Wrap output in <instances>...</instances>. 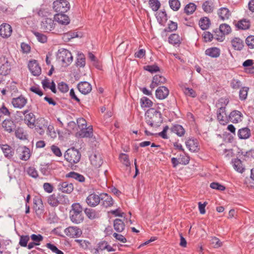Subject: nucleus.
<instances>
[{
  "mask_svg": "<svg viewBox=\"0 0 254 254\" xmlns=\"http://www.w3.org/2000/svg\"><path fill=\"white\" fill-rule=\"evenodd\" d=\"M145 121L151 127H158L163 122L162 114L155 108H151L145 113Z\"/></svg>",
  "mask_w": 254,
  "mask_h": 254,
  "instance_id": "obj_1",
  "label": "nucleus"
},
{
  "mask_svg": "<svg viewBox=\"0 0 254 254\" xmlns=\"http://www.w3.org/2000/svg\"><path fill=\"white\" fill-rule=\"evenodd\" d=\"M72 209L70 211V219L71 221L76 224L81 223L83 220L82 214V208L79 203H74L72 204Z\"/></svg>",
  "mask_w": 254,
  "mask_h": 254,
  "instance_id": "obj_2",
  "label": "nucleus"
},
{
  "mask_svg": "<svg viewBox=\"0 0 254 254\" xmlns=\"http://www.w3.org/2000/svg\"><path fill=\"white\" fill-rule=\"evenodd\" d=\"M57 59L63 64V66H67L72 63L73 57L71 53L68 50L61 49L58 51Z\"/></svg>",
  "mask_w": 254,
  "mask_h": 254,
  "instance_id": "obj_3",
  "label": "nucleus"
},
{
  "mask_svg": "<svg viewBox=\"0 0 254 254\" xmlns=\"http://www.w3.org/2000/svg\"><path fill=\"white\" fill-rule=\"evenodd\" d=\"M65 159L71 165L77 163L80 160V152L74 147L68 149L64 154Z\"/></svg>",
  "mask_w": 254,
  "mask_h": 254,
  "instance_id": "obj_4",
  "label": "nucleus"
},
{
  "mask_svg": "<svg viewBox=\"0 0 254 254\" xmlns=\"http://www.w3.org/2000/svg\"><path fill=\"white\" fill-rule=\"evenodd\" d=\"M70 8L69 3L65 0H56L53 2V8L58 13H65Z\"/></svg>",
  "mask_w": 254,
  "mask_h": 254,
  "instance_id": "obj_5",
  "label": "nucleus"
},
{
  "mask_svg": "<svg viewBox=\"0 0 254 254\" xmlns=\"http://www.w3.org/2000/svg\"><path fill=\"white\" fill-rule=\"evenodd\" d=\"M214 32L216 33L220 32L221 35L219 36L218 35H214L215 38L220 41H223L224 39V35L229 34L231 32V28L230 26L227 24L224 23L220 25L219 28L216 29L214 30Z\"/></svg>",
  "mask_w": 254,
  "mask_h": 254,
  "instance_id": "obj_6",
  "label": "nucleus"
},
{
  "mask_svg": "<svg viewBox=\"0 0 254 254\" xmlns=\"http://www.w3.org/2000/svg\"><path fill=\"white\" fill-rule=\"evenodd\" d=\"M11 70V65L7 58L2 56L0 57V74L5 76L8 75Z\"/></svg>",
  "mask_w": 254,
  "mask_h": 254,
  "instance_id": "obj_7",
  "label": "nucleus"
},
{
  "mask_svg": "<svg viewBox=\"0 0 254 254\" xmlns=\"http://www.w3.org/2000/svg\"><path fill=\"white\" fill-rule=\"evenodd\" d=\"M21 113L24 116V122L30 128H33L35 126V123L36 120L35 116L33 113L29 112L28 110H25Z\"/></svg>",
  "mask_w": 254,
  "mask_h": 254,
  "instance_id": "obj_8",
  "label": "nucleus"
},
{
  "mask_svg": "<svg viewBox=\"0 0 254 254\" xmlns=\"http://www.w3.org/2000/svg\"><path fill=\"white\" fill-rule=\"evenodd\" d=\"M54 20L51 18H45L41 22V28L45 32H50L55 27Z\"/></svg>",
  "mask_w": 254,
  "mask_h": 254,
  "instance_id": "obj_9",
  "label": "nucleus"
},
{
  "mask_svg": "<svg viewBox=\"0 0 254 254\" xmlns=\"http://www.w3.org/2000/svg\"><path fill=\"white\" fill-rule=\"evenodd\" d=\"M2 127L5 131L11 133L14 132L17 128L16 123L11 119H6L2 121Z\"/></svg>",
  "mask_w": 254,
  "mask_h": 254,
  "instance_id": "obj_10",
  "label": "nucleus"
},
{
  "mask_svg": "<svg viewBox=\"0 0 254 254\" xmlns=\"http://www.w3.org/2000/svg\"><path fill=\"white\" fill-rule=\"evenodd\" d=\"M64 233L70 238H78L82 234L81 230L76 226H70L64 230Z\"/></svg>",
  "mask_w": 254,
  "mask_h": 254,
  "instance_id": "obj_11",
  "label": "nucleus"
},
{
  "mask_svg": "<svg viewBox=\"0 0 254 254\" xmlns=\"http://www.w3.org/2000/svg\"><path fill=\"white\" fill-rule=\"evenodd\" d=\"M27 103V99L23 95L13 98L11 100V104L15 108L22 109Z\"/></svg>",
  "mask_w": 254,
  "mask_h": 254,
  "instance_id": "obj_12",
  "label": "nucleus"
},
{
  "mask_svg": "<svg viewBox=\"0 0 254 254\" xmlns=\"http://www.w3.org/2000/svg\"><path fill=\"white\" fill-rule=\"evenodd\" d=\"M101 201L100 197L93 192L90 194L86 199V202L90 207H95L98 205Z\"/></svg>",
  "mask_w": 254,
  "mask_h": 254,
  "instance_id": "obj_13",
  "label": "nucleus"
},
{
  "mask_svg": "<svg viewBox=\"0 0 254 254\" xmlns=\"http://www.w3.org/2000/svg\"><path fill=\"white\" fill-rule=\"evenodd\" d=\"M28 66L34 76H39L41 73V68L36 60L30 61Z\"/></svg>",
  "mask_w": 254,
  "mask_h": 254,
  "instance_id": "obj_14",
  "label": "nucleus"
},
{
  "mask_svg": "<svg viewBox=\"0 0 254 254\" xmlns=\"http://www.w3.org/2000/svg\"><path fill=\"white\" fill-rule=\"evenodd\" d=\"M58 189L62 192L70 193L73 190V186L72 183L63 182L59 184L58 185Z\"/></svg>",
  "mask_w": 254,
  "mask_h": 254,
  "instance_id": "obj_15",
  "label": "nucleus"
},
{
  "mask_svg": "<svg viewBox=\"0 0 254 254\" xmlns=\"http://www.w3.org/2000/svg\"><path fill=\"white\" fill-rule=\"evenodd\" d=\"M11 26L7 23H3L0 26V35L3 38L9 37L12 33Z\"/></svg>",
  "mask_w": 254,
  "mask_h": 254,
  "instance_id": "obj_16",
  "label": "nucleus"
},
{
  "mask_svg": "<svg viewBox=\"0 0 254 254\" xmlns=\"http://www.w3.org/2000/svg\"><path fill=\"white\" fill-rule=\"evenodd\" d=\"M169 93V90L164 86L158 87L155 92L156 97L160 100H163L167 97Z\"/></svg>",
  "mask_w": 254,
  "mask_h": 254,
  "instance_id": "obj_17",
  "label": "nucleus"
},
{
  "mask_svg": "<svg viewBox=\"0 0 254 254\" xmlns=\"http://www.w3.org/2000/svg\"><path fill=\"white\" fill-rule=\"evenodd\" d=\"M91 164L95 168L100 167L103 164V159L99 153L91 154L89 157Z\"/></svg>",
  "mask_w": 254,
  "mask_h": 254,
  "instance_id": "obj_18",
  "label": "nucleus"
},
{
  "mask_svg": "<svg viewBox=\"0 0 254 254\" xmlns=\"http://www.w3.org/2000/svg\"><path fill=\"white\" fill-rule=\"evenodd\" d=\"M55 20L59 24L66 25L70 23L69 17L64 13H58L54 16Z\"/></svg>",
  "mask_w": 254,
  "mask_h": 254,
  "instance_id": "obj_19",
  "label": "nucleus"
},
{
  "mask_svg": "<svg viewBox=\"0 0 254 254\" xmlns=\"http://www.w3.org/2000/svg\"><path fill=\"white\" fill-rule=\"evenodd\" d=\"M77 88L82 94L86 95L91 92L92 86L87 81H81L77 84Z\"/></svg>",
  "mask_w": 254,
  "mask_h": 254,
  "instance_id": "obj_20",
  "label": "nucleus"
},
{
  "mask_svg": "<svg viewBox=\"0 0 254 254\" xmlns=\"http://www.w3.org/2000/svg\"><path fill=\"white\" fill-rule=\"evenodd\" d=\"M243 115L242 113L237 110L232 111L229 116V119L233 123H238L242 121Z\"/></svg>",
  "mask_w": 254,
  "mask_h": 254,
  "instance_id": "obj_21",
  "label": "nucleus"
},
{
  "mask_svg": "<svg viewBox=\"0 0 254 254\" xmlns=\"http://www.w3.org/2000/svg\"><path fill=\"white\" fill-rule=\"evenodd\" d=\"M187 147L192 152H198L199 150L198 143L196 139L189 138L186 141Z\"/></svg>",
  "mask_w": 254,
  "mask_h": 254,
  "instance_id": "obj_22",
  "label": "nucleus"
},
{
  "mask_svg": "<svg viewBox=\"0 0 254 254\" xmlns=\"http://www.w3.org/2000/svg\"><path fill=\"white\" fill-rule=\"evenodd\" d=\"M0 148L2 150L5 157L10 159L14 155V151L13 148L7 144H0Z\"/></svg>",
  "mask_w": 254,
  "mask_h": 254,
  "instance_id": "obj_23",
  "label": "nucleus"
},
{
  "mask_svg": "<svg viewBox=\"0 0 254 254\" xmlns=\"http://www.w3.org/2000/svg\"><path fill=\"white\" fill-rule=\"evenodd\" d=\"M19 153V157L20 159L24 161L28 160L30 156V150L26 146L19 148L17 149Z\"/></svg>",
  "mask_w": 254,
  "mask_h": 254,
  "instance_id": "obj_24",
  "label": "nucleus"
},
{
  "mask_svg": "<svg viewBox=\"0 0 254 254\" xmlns=\"http://www.w3.org/2000/svg\"><path fill=\"white\" fill-rule=\"evenodd\" d=\"M34 209L37 215H41L44 211V207L40 198L34 199Z\"/></svg>",
  "mask_w": 254,
  "mask_h": 254,
  "instance_id": "obj_25",
  "label": "nucleus"
},
{
  "mask_svg": "<svg viewBox=\"0 0 254 254\" xmlns=\"http://www.w3.org/2000/svg\"><path fill=\"white\" fill-rule=\"evenodd\" d=\"M14 132H15V136L17 138L22 140H25L28 139L27 132L22 127H18Z\"/></svg>",
  "mask_w": 254,
  "mask_h": 254,
  "instance_id": "obj_26",
  "label": "nucleus"
},
{
  "mask_svg": "<svg viewBox=\"0 0 254 254\" xmlns=\"http://www.w3.org/2000/svg\"><path fill=\"white\" fill-rule=\"evenodd\" d=\"M219 17L222 20L228 19L231 15V12L227 7H221L218 10Z\"/></svg>",
  "mask_w": 254,
  "mask_h": 254,
  "instance_id": "obj_27",
  "label": "nucleus"
},
{
  "mask_svg": "<svg viewBox=\"0 0 254 254\" xmlns=\"http://www.w3.org/2000/svg\"><path fill=\"white\" fill-rule=\"evenodd\" d=\"M171 132L174 133L179 137L183 136L186 132L184 128L180 125L175 124L170 128Z\"/></svg>",
  "mask_w": 254,
  "mask_h": 254,
  "instance_id": "obj_28",
  "label": "nucleus"
},
{
  "mask_svg": "<svg viewBox=\"0 0 254 254\" xmlns=\"http://www.w3.org/2000/svg\"><path fill=\"white\" fill-rule=\"evenodd\" d=\"M229 100L225 98H220L216 103L215 106L218 109L217 111H226V107L229 103Z\"/></svg>",
  "mask_w": 254,
  "mask_h": 254,
  "instance_id": "obj_29",
  "label": "nucleus"
},
{
  "mask_svg": "<svg viewBox=\"0 0 254 254\" xmlns=\"http://www.w3.org/2000/svg\"><path fill=\"white\" fill-rule=\"evenodd\" d=\"M251 135V130L248 127H243L239 129L238 136L240 139H246Z\"/></svg>",
  "mask_w": 254,
  "mask_h": 254,
  "instance_id": "obj_30",
  "label": "nucleus"
},
{
  "mask_svg": "<svg viewBox=\"0 0 254 254\" xmlns=\"http://www.w3.org/2000/svg\"><path fill=\"white\" fill-rule=\"evenodd\" d=\"M205 54L213 58L218 57L220 54V50L217 47H211L205 51Z\"/></svg>",
  "mask_w": 254,
  "mask_h": 254,
  "instance_id": "obj_31",
  "label": "nucleus"
},
{
  "mask_svg": "<svg viewBox=\"0 0 254 254\" xmlns=\"http://www.w3.org/2000/svg\"><path fill=\"white\" fill-rule=\"evenodd\" d=\"M231 44L234 49L237 51H241L244 46L243 40L237 37L232 39Z\"/></svg>",
  "mask_w": 254,
  "mask_h": 254,
  "instance_id": "obj_32",
  "label": "nucleus"
},
{
  "mask_svg": "<svg viewBox=\"0 0 254 254\" xmlns=\"http://www.w3.org/2000/svg\"><path fill=\"white\" fill-rule=\"evenodd\" d=\"M113 226L115 230L118 233L122 232L125 229V224L120 219H116L114 221Z\"/></svg>",
  "mask_w": 254,
  "mask_h": 254,
  "instance_id": "obj_33",
  "label": "nucleus"
},
{
  "mask_svg": "<svg viewBox=\"0 0 254 254\" xmlns=\"http://www.w3.org/2000/svg\"><path fill=\"white\" fill-rule=\"evenodd\" d=\"M100 199L102 201V205L106 208L110 207L113 204V199L107 193L103 194Z\"/></svg>",
  "mask_w": 254,
  "mask_h": 254,
  "instance_id": "obj_34",
  "label": "nucleus"
},
{
  "mask_svg": "<svg viewBox=\"0 0 254 254\" xmlns=\"http://www.w3.org/2000/svg\"><path fill=\"white\" fill-rule=\"evenodd\" d=\"M80 137H90L93 135L92 127H88L87 128H82L77 133Z\"/></svg>",
  "mask_w": 254,
  "mask_h": 254,
  "instance_id": "obj_35",
  "label": "nucleus"
},
{
  "mask_svg": "<svg viewBox=\"0 0 254 254\" xmlns=\"http://www.w3.org/2000/svg\"><path fill=\"white\" fill-rule=\"evenodd\" d=\"M235 26L239 29L247 30L251 26V22L249 19H243L238 21Z\"/></svg>",
  "mask_w": 254,
  "mask_h": 254,
  "instance_id": "obj_36",
  "label": "nucleus"
},
{
  "mask_svg": "<svg viewBox=\"0 0 254 254\" xmlns=\"http://www.w3.org/2000/svg\"><path fill=\"white\" fill-rule=\"evenodd\" d=\"M169 43L175 46H179L181 43L182 39L178 34H172L168 38Z\"/></svg>",
  "mask_w": 254,
  "mask_h": 254,
  "instance_id": "obj_37",
  "label": "nucleus"
},
{
  "mask_svg": "<svg viewBox=\"0 0 254 254\" xmlns=\"http://www.w3.org/2000/svg\"><path fill=\"white\" fill-rule=\"evenodd\" d=\"M232 163L234 169L237 172L242 173L244 170L245 168L243 165L242 161L238 158L233 159L232 160Z\"/></svg>",
  "mask_w": 254,
  "mask_h": 254,
  "instance_id": "obj_38",
  "label": "nucleus"
},
{
  "mask_svg": "<svg viewBox=\"0 0 254 254\" xmlns=\"http://www.w3.org/2000/svg\"><path fill=\"white\" fill-rule=\"evenodd\" d=\"M65 177L66 178H72L80 183H82L85 181V177L82 175L73 171L70 172L66 174Z\"/></svg>",
  "mask_w": 254,
  "mask_h": 254,
  "instance_id": "obj_39",
  "label": "nucleus"
},
{
  "mask_svg": "<svg viewBox=\"0 0 254 254\" xmlns=\"http://www.w3.org/2000/svg\"><path fill=\"white\" fill-rule=\"evenodd\" d=\"M202 7L206 13H212L214 10V3L211 0H206L203 3Z\"/></svg>",
  "mask_w": 254,
  "mask_h": 254,
  "instance_id": "obj_40",
  "label": "nucleus"
},
{
  "mask_svg": "<svg viewBox=\"0 0 254 254\" xmlns=\"http://www.w3.org/2000/svg\"><path fill=\"white\" fill-rule=\"evenodd\" d=\"M84 213L86 216L90 219H94L99 217V213L94 209L86 208Z\"/></svg>",
  "mask_w": 254,
  "mask_h": 254,
  "instance_id": "obj_41",
  "label": "nucleus"
},
{
  "mask_svg": "<svg viewBox=\"0 0 254 254\" xmlns=\"http://www.w3.org/2000/svg\"><path fill=\"white\" fill-rule=\"evenodd\" d=\"M226 111H221L219 112L217 111V118L219 123L223 125H225L228 123V119L225 113Z\"/></svg>",
  "mask_w": 254,
  "mask_h": 254,
  "instance_id": "obj_42",
  "label": "nucleus"
},
{
  "mask_svg": "<svg viewBox=\"0 0 254 254\" xmlns=\"http://www.w3.org/2000/svg\"><path fill=\"white\" fill-rule=\"evenodd\" d=\"M140 103L141 107L143 108H150L153 105L152 101L146 97H142L140 99Z\"/></svg>",
  "mask_w": 254,
  "mask_h": 254,
  "instance_id": "obj_43",
  "label": "nucleus"
},
{
  "mask_svg": "<svg viewBox=\"0 0 254 254\" xmlns=\"http://www.w3.org/2000/svg\"><path fill=\"white\" fill-rule=\"evenodd\" d=\"M196 8V5L193 2L187 4L184 8V12L187 15L192 14Z\"/></svg>",
  "mask_w": 254,
  "mask_h": 254,
  "instance_id": "obj_44",
  "label": "nucleus"
},
{
  "mask_svg": "<svg viewBox=\"0 0 254 254\" xmlns=\"http://www.w3.org/2000/svg\"><path fill=\"white\" fill-rule=\"evenodd\" d=\"M210 24V21L208 18L203 17L200 19L199 21V25L202 30L207 29Z\"/></svg>",
  "mask_w": 254,
  "mask_h": 254,
  "instance_id": "obj_45",
  "label": "nucleus"
},
{
  "mask_svg": "<svg viewBox=\"0 0 254 254\" xmlns=\"http://www.w3.org/2000/svg\"><path fill=\"white\" fill-rule=\"evenodd\" d=\"M47 201L49 205L53 207L57 206L59 204V201L55 194H53L48 196Z\"/></svg>",
  "mask_w": 254,
  "mask_h": 254,
  "instance_id": "obj_46",
  "label": "nucleus"
},
{
  "mask_svg": "<svg viewBox=\"0 0 254 254\" xmlns=\"http://www.w3.org/2000/svg\"><path fill=\"white\" fill-rule=\"evenodd\" d=\"M85 65V58L83 54L79 53L77 55L76 61V65L80 67H83Z\"/></svg>",
  "mask_w": 254,
  "mask_h": 254,
  "instance_id": "obj_47",
  "label": "nucleus"
},
{
  "mask_svg": "<svg viewBox=\"0 0 254 254\" xmlns=\"http://www.w3.org/2000/svg\"><path fill=\"white\" fill-rule=\"evenodd\" d=\"M169 4L170 8L174 11H178L181 7L179 0H169Z\"/></svg>",
  "mask_w": 254,
  "mask_h": 254,
  "instance_id": "obj_48",
  "label": "nucleus"
},
{
  "mask_svg": "<svg viewBox=\"0 0 254 254\" xmlns=\"http://www.w3.org/2000/svg\"><path fill=\"white\" fill-rule=\"evenodd\" d=\"M52 167L49 164L41 165L40 171L41 173L45 176H48L51 174Z\"/></svg>",
  "mask_w": 254,
  "mask_h": 254,
  "instance_id": "obj_49",
  "label": "nucleus"
},
{
  "mask_svg": "<svg viewBox=\"0 0 254 254\" xmlns=\"http://www.w3.org/2000/svg\"><path fill=\"white\" fill-rule=\"evenodd\" d=\"M120 161L126 166L129 167L130 165V162L128 156L125 153H121L119 156Z\"/></svg>",
  "mask_w": 254,
  "mask_h": 254,
  "instance_id": "obj_50",
  "label": "nucleus"
},
{
  "mask_svg": "<svg viewBox=\"0 0 254 254\" xmlns=\"http://www.w3.org/2000/svg\"><path fill=\"white\" fill-rule=\"evenodd\" d=\"M11 113L8 109L3 104L0 107V121L3 116L10 117Z\"/></svg>",
  "mask_w": 254,
  "mask_h": 254,
  "instance_id": "obj_51",
  "label": "nucleus"
},
{
  "mask_svg": "<svg viewBox=\"0 0 254 254\" xmlns=\"http://www.w3.org/2000/svg\"><path fill=\"white\" fill-rule=\"evenodd\" d=\"M38 15L42 17H48L51 14L49 10L47 8L41 7L38 10Z\"/></svg>",
  "mask_w": 254,
  "mask_h": 254,
  "instance_id": "obj_52",
  "label": "nucleus"
},
{
  "mask_svg": "<svg viewBox=\"0 0 254 254\" xmlns=\"http://www.w3.org/2000/svg\"><path fill=\"white\" fill-rule=\"evenodd\" d=\"M30 240V237L28 235L20 236L19 245L22 247H26L27 243Z\"/></svg>",
  "mask_w": 254,
  "mask_h": 254,
  "instance_id": "obj_53",
  "label": "nucleus"
},
{
  "mask_svg": "<svg viewBox=\"0 0 254 254\" xmlns=\"http://www.w3.org/2000/svg\"><path fill=\"white\" fill-rule=\"evenodd\" d=\"M149 4L154 11H157L160 7L161 4L158 0H149Z\"/></svg>",
  "mask_w": 254,
  "mask_h": 254,
  "instance_id": "obj_54",
  "label": "nucleus"
},
{
  "mask_svg": "<svg viewBox=\"0 0 254 254\" xmlns=\"http://www.w3.org/2000/svg\"><path fill=\"white\" fill-rule=\"evenodd\" d=\"M144 69L151 73L156 72L160 70L159 67L157 64L147 65L144 66Z\"/></svg>",
  "mask_w": 254,
  "mask_h": 254,
  "instance_id": "obj_55",
  "label": "nucleus"
},
{
  "mask_svg": "<svg viewBox=\"0 0 254 254\" xmlns=\"http://www.w3.org/2000/svg\"><path fill=\"white\" fill-rule=\"evenodd\" d=\"M249 88L247 87H243L241 88L239 91V98L241 100H245L248 95V92Z\"/></svg>",
  "mask_w": 254,
  "mask_h": 254,
  "instance_id": "obj_56",
  "label": "nucleus"
},
{
  "mask_svg": "<svg viewBox=\"0 0 254 254\" xmlns=\"http://www.w3.org/2000/svg\"><path fill=\"white\" fill-rule=\"evenodd\" d=\"M107 247V242L104 241L99 242L96 248H95L94 250L95 251V254H98L100 251H102L106 249Z\"/></svg>",
  "mask_w": 254,
  "mask_h": 254,
  "instance_id": "obj_57",
  "label": "nucleus"
},
{
  "mask_svg": "<svg viewBox=\"0 0 254 254\" xmlns=\"http://www.w3.org/2000/svg\"><path fill=\"white\" fill-rule=\"evenodd\" d=\"M179 160L181 164L187 165L190 162V157L184 152L183 154H180Z\"/></svg>",
  "mask_w": 254,
  "mask_h": 254,
  "instance_id": "obj_58",
  "label": "nucleus"
},
{
  "mask_svg": "<svg viewBox=\"0 0 254 254\" xmlns=\"http://www.w3.org/2000/svg\"><path fill=\"white\" fill-rule=\"evenodd\" d=\"M239 153H240V152ZM241 154L244 157V159L245 160L254 158V149H251L246 152L241 151Z\"/></svg>",
  "mask_w": 254,
  "mask_h": 254,
  "instance_id": "obj_59",
  "label": "nucleus"
},
{
  "mask_svg": "<svg viewBox=\"0 0 254 254\" xmlns=\"http://www.w3.org/2000/svg\"><path fill=\"white\" fill-rule=\"evenodd\" d=\"M34 34L39 42L42 43H45L47 41V37L44 34L40 33L38 32H35L34 33Z\"/></svg>",
  "mask_w": 254,
  "mask_h": 254,
  "instance_id": "obj_60",
  "label": "nucleus"
},
{
  "mask_svg": "<svg viewBox=\"0 0 254 254\" xmlns=\"http://www.w3.org/2000/svg\"><path fill=\"white\" fill-rule=\"evenodd\" d=\"M153 78V82H156L158 85L166 82V78L160 75H155Z\"/></svg>",
  "mask_w": 254,
  "mask_h": 254,
  "instance_id": "obj_61",
  "label": "nucleus"
},
{
  "mask_svg": "<svg viewBox=\"0 0 254 254\" xmlns=\"http://www.w3.org/2000/svg\"><path fill=\"white\" fill-rule=\"evenodd\" d=\"M230 86L233 89L237 90L241 87L242 83L240 80L233 79L231 81Z\"/></svg>",
  "mask_w": 254,
  "mask_h": 254,
  "instance_id": "obj_62",
  "label": "nucleus"
},
{
  "mask_svg": "<svg viewBox=\"0 0 254 254\" xmlns=\"http://www.w3.org/2000/svg\"><path fill=\"white\" fill-rule=\"evenodd\" d=\"M246 43L250 49H254V36H249L246 39Z\"/></svg>",
  "mask_w": 254,
  "mask_h": 254,
  "instance_id": "obj_63",
  "label": "nucleus"
},
{
  "mask_svg": "<svg viewBox=\"0 0 254 254\" xmlns=\"http://www.w3.org/2000/svg\"><path fill=\"white\" fill-rule=\"evenodd\" d=\"M185 94L187 96H190L192 98H194L196 96L195 91L192 88H185L184 90Z\"/></svg>",
  "mask_w": 254,
  "mask_h": 254,
  "instance_id": "obj_64",
  "label": "nucleus"
}]
</instances>
